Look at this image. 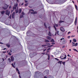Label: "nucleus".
<instances>
[{
  "instance_id": "nucleus-1",
  "label": "nucleus",
  "mask_w": 78,
  "mask_h": 78,
  "mask_svg": "<svg viewBox=\"0 0 78 78\" xmlns=\"http://www.w3.org/2000/svg\"><path fill=\"white\" fill-rule=\"evenodd\" d=\"M66 55L64 54H62V56H61L60 57V58L61 59H66Z\"/></svg>"
},
{
  "instance_id": "nucleus-2",
  "label": "nucleus",
  "mask_w": 78,
  "mask_h": 78,
  "mask_svg": "<svg viewBox=\"0 0 78 78\" xmlns=\"http://www.w3.org/2000/svg\"><path fill=\"white\" fill-rule=\"evenodd\" d=\"M64 2V0H58V4L59 5H61V4H62Z\"/></svg>"
},
{
  "instance_id": "nucleus-3",
  "label": "nucleus",
  "mask_w": 78,
  "mask_h": 78,
  "mask_svg": "<svg viewBox=\"0 0 78 78\" xmlns=\"http://www.w3.org/2000/svg\"><path fill=\"white\" fill-rule=\"evenodd\" d=\"M9 6V5H8L6 4H5V6L4 7H2V8H3V9L5 10V9H8Z\"/></svg>"
},
{
  "instance_id": "nucleus-4",
  "label": "nucleus",
  "mask_w": 78,
  "mask_h": 78,
  "mask_svg": "<svg viewBox=\"0 0 78 78\" xmlns=\"http://www.w3.org/2000/svg\"><path fill=\"white\" fill-rule=\"evenodd\" d=\"M72 45L73 47H76L78 45V43H75L73 42H72Z\"/></svg>"
},
{
  "instance_id": "nucleus-5",
  "label": "nucleus",
  "mask_w": 78,
  "mask_h": 78,
  "mask_svg": "<svg viewBox=\"0 0 78 78\" xmlns=\"http://www.w3.org/2000/svg\"><path fill=\"white\" fill-rule=\"evenodd\" d=\"M18 6V4L16 2V4H15L14 6L13 7V9H16V8H17V6Z\"/></svg>"
},
{
  "instance_id": "nucleus-6",
  "label": "nucleus",
  "mask_w": 78,
  "mask_h": 78,
  "mask_svg": "<svg viewBox=\"0 0 78 78\" xmlns=\"http://www.w3.org/2000/svg\"><path fill=\"white\" fill-rule=\"evenodd\" d=\"M61 41H62V40H63V42H62V44H66V40H65L64 39V38H62L60 40Z\"/></svg>"
},
{
  "instance_id": "nucleus-7",
  "label": "nucleus",
  "mask_w": 78,
  "mask_h": 78,
  "mask_svg": "<svg viewBox=\"0 0 78 78\" xmlns=\"http://www.w3.org/2000/svg\"><path fill=\"white\" fill-rule=\"evenodd\" d=\"M5 14L6 15H8V16H9V12H9V10H7L5 11Z\"/></svg>"
},
{
  "instance_id": "nucleus-8",
  "label": "nucleus",
  "mask_w": 78,
  "mask_h": 78,
  "mask_svg": "<svg viewBox=\"0 0 78 78\" xmlns=\"http://www.w3.org/2000/svg\"><path fill=\"white\" fill-rule=\"evenodd\" d=\"M25 15V13L23 12H22V15L20 16V18H22V17H23V15Z\"/></svg>"
},
{
  "instance_id": "nucleus-9",
  "label": "nucleus",
  "mask_w": 78,
  "mask_h": 78,
  "mask_svg": "<svg viewBox=\"0 0 78 78\" xmlns=\"http://www.w3.org/2000/svg\"><path fill=\"white\" fill-rule=\"evenodd\" d=\"M60 30H61V31H65V29H64V28L62 27H61L60 28Z\"/></svg>"
},
{
  "instance_id": "nucleus-10",
  "label": "nucleus",
  "mask_w": 78,
  "mask_h": 78,
  "mask_svg": "<svg viewBox=\"0 0 78 78\" xmlns=\"http://www.w3.org/2000/svg\"><path fill=\"white\" fill-rule=\"evenodd\" d=\"M31 11H33L32 12H31V14H37V12H34V10L32 9L31 10Z\"/></svg>"
},
{
  "instance_id": "nucleus-11",
  "label": "nucleus",
  "mask_w": 78,
  "mask_h": 78,
  "mask_svg": "<svg viewBox=\"0 0 78 78\" xmlns=\"http://www.w3.org/2000/svg\"><path fill=\"white\" fill-rule=\"evenodd\" d=\"M77 23V17H76L75 20V25H76V23Z\"/></svg>"
},
{
  "instance_id": "nucleus-12",
  "label": "nucleus",
  "mask_w": 78,
  "mask_h": 78,
  "mask_svg": "<svg viewBox=\"0 0 78 78\" xmlns=\"http://www.w3.org/2000/svg\"><path fill=\"white\" fill-rule=\"evenodd\" d=\"M44 72H45V73H47V75H48V73H49V70H46L44 71Z\"/></svg>"
},
{
  "instance_id": "nucleus-13",
  "label": "nucleus",
  "mask_w": 78,
  "mask_h": 78,
  "mask_svg": "<svg viewBox=\"0 0 78 78\" xmlns=\"http://www.w3.org/2000/svg\"><path fill=\"white\" fill-rule=\"evenodd\" d=\"M15 12H14L12 14V18H14V16H15Z\"/></svg>"
},
{
  "instance_id": "nucleus-14",
  "label": "nucleus",
  "mask_w": 78,
  "mask_h": 78,
  "mask_svg": "<svg viewBox=\"0 0 78 78\" xmlns=\"http://www.w3.org/2000/svg\"><path fill=\"white\" fill-rule=\"evenodd\" d=\"M51 39V37H50L48 36L47 37V39H48V40H50Z\"/></svg>"
},
{
  "instance_id": "nucleus-15",
  "label": "nucleus",
  "mask_w": 78,
  "mask_h": 78,
  "mask_svg": "<svg viewBox=\"0 0 78 78\" xmlns=\"http://www.w3.org/2000/svg\"><path fill=\"white\" fill-rule=\"evenodd\" d=\"M15 12L16 13H17L19 12L18 7L17 9L15 10Z\"/></svg>"
},
{
  "instance_id": "nucleus-16",
  "label": "nucleus",
  "mask_w": 78,
  "mask_h": 78,
  "mask_svg": "<svg viewBox=\"0 0 78 78\" xmlns=\"http://www.w3.org/2000/svg\"><path fill=\"white\" fill-rule=\"evenodd\" d=\"M16 71H18V73L19 75H20V73L19 72V69H18V68H16Z\"/></svg>"
},
{
  "instance_id": "nucleus-17",
  "label": "nucleus",
  "mask_w": 78,
  "mask_h": 78,
  "mask_svg": "<svg viewBox=\"0 0 78 78\" xmlns=\"http://www.w3.org/2000/svg\"><path fill=\"white\" fill-rule=\"evenodd\" d=\"M21 12H22V9L20 8L19 9V13H21Z\"/></svg>"
},
{
  "instance_id": "nucleus-18",
  "label": "nucleus",
  "mask_w": 78,
  "mask_h": 78,
  "mask_svg": "<svg viewBox=\"0 0 78 78\" xmlns=\"http://www.w3.org/2000/svg\"><path fill=\"white\" fill-rule=\"evenodd\" d=\"M48 35V36H51V33H50V31H49Z\"/></svg>"
},
{
  "instance_id": "nucleus-19",
  "label": "nucleus",
  "mask_w": 78,
  "mask_h": 78,
  "mask_svg": "<svg viewBox=\"0 0 78 78\" xmlns=\"http://www.w3.org/2000/svg\"><path fill=\"white\" fill-rule=\"evenodd\" d=\"M63 22H64V21H62L61 20H60L59 21V23H62Z\"/></svg>"
},
{
  "instance_id": "nucleus-20",
  "label": "nucleus",
  "mask_w": 78,
  "mask_h": 78,
  "mask_svg": "<svg viewBox=\"0 0 78 78\" xmlns=\"http://www.w3.org/2000/svg\"><path fill=\"white\" fill-rule=\"evenodd\" d=\"M1 12L2 14H4V13L5 12V11H2Z\"/></svg>"
},
{
  "instance_id": "nucleus-21",
  "label": "nucleus",
  "mask_w": 78,
  "mask_h": 78,
  "mask_svg": "<svg viewBox=\"0 0 78 78\" xmlns=\"http://www.w3.org/2000/svg\"><path fill=\"white\" fill-rule=\"evenodd\" d=\"M62 61H59L58 62V64H61V63H62Z\"/></svg>"
},
{
  "instance_id": "nucleus-22",
  "label": "nucleus",
  "mask_w": 78,
  "mask_h": 78,
  "mask_svg": "<svg viewBox=\"0 0 78 78\" xmlns=\"http://www.w3.org/2000/svg\"><path fill=\"white\" fill-rule=\"evenodd\" d=\"M45 42H50V41H48V40H45Z\"/></svg>"
},
{
  "instance_id": "nucleus-23",
  "label": "nucleus",
  "mask_w": 78,
  "mask_h": 78,
  "mask_svg": "<svg viewBox=\"0 0 78 78\" xmlns=\"http://www.w3.org/2000/svg\"><path fill=\"white\" fill-rule=\"evenodd\" d=\"M50 42H55V41L53 39H52L50 41Z\"/></svg>"
},
{
  "instance_id": "nucleus-24",
  "label": "nucleus",
  "mask_w": 78,
  "mask_h": 78,
  "mask_svg": "<svg viewBox=\"0 0 78 78\" xmlns=\"http://www.w3.org/2000/svg\"><path fill=\"white\" fill-rule=\"evenodd\" d=\"M11 58L12 61H14V57H11Z\"/></svg>"
},
{
  "instance_id": "nucleus-25",
  "label": "nucleus",
  "mask_w": 78,
  "mask_h": 78,
  "mask_svg": "<svg viewBox=\"0 0 78 78\" xmlns=\"http://www.w3.org/2000/svg\"><path fill=\"white\" fill-rule=\"evenodd\" d=\"M73 41L74 42H76V40L75 39H73Z\"/></svg>"
},
{
  "instance_id": "nucleus-26",
  "label": "nucleus",
  "mask_w": 78,
  "mask_h": 78,
  "mask_svg": "<svg viewBox=\"0 0 78 78\" xmlns=\"http://www.w3.org/2000/svg\"><path fill=\"white\" fill-rule=\"evenodd\" d=\"M48 60L50 59V55L49 54L48 55Z\"/></svg>"
},
{
  "instance_id": "nucleus-27",
  "label": "nucleus",
  "mask_w": 78,
  "mask_h": 78,
  "mask_svg": "<svg viewBox=\"0 0 78 78\" xmlns=\"http://www.w3.org/2000/svg\"><path fill=\"white\" fill-rule=\"evenodd\" d=\"M12 66L13 67H14V68H15V66H14V64L13 63L12 64Z\"/></svg>"
},
{
  "instance_id": "nucleus-28",
  "label": "nucleus",
  "mask_w": 78,
  "mask_h": 78,
  "mask_svg": "<svg viewBox=\"0 0 78 78\" xmlns=\"http://www.w3.org/2000/svg\"><path fill=\"white\" fill-rule=\"evenodd\" d=\"M75 7L76 9H77H77H78V8L77 7V6L76 5H75Z\"/></svg>"
},
{
  "instance_id": "nucleus-29",
  "label": "nucleus",
  "mask_w": 78,
  "mask_h": 78,
  "mask_svg": "<svg viewBox=\"0 0 78 78\" xmlns=\"http://www.w3.org/2000/svg\"><path fill=\"white\" fill-rule=\"evenodd\" d=\"M54 27L55 29V31H56V27H55V26L54 25Z\"/></svg>"
},
{
  "instance_id": "nucleus-30",
  "label": "nucleus",
  "mask_w": 78,
  "mask_h": 78,
  "mask_svg": "<svg viewBox=\"0 0 78 78\" xmlns=\"http://www.w3.org/2000/svg\"><path fill=\"white\" fill-rule=\"evenodd\" d=\"M73 50H74V51H76L78 52V51H77V50H76V49H73Z\"/></svg>"
},
{
  "instance_id": "nucleus-31",
  "label": "nucleus",
  "mask_w": 78,
  "mask_h": 78,
  "mask_svg": "<svg viewBox=\"0 0 78 78\" xmlns=\"http://www.w3.org/2000/svg\"><path fill=\"white\" fill-rule=\"evenodd\" d=\"M44 26L45 28H47V26L46 25V24H45V23H44Z\"/></svg>"
},
{
  "instance_id": "nucleus-32",
  "label": "nucleus",
  "mask_w": 78,
  "mask_h": 78,
  "mask_svg": "<svg viewBox=\"0 0 78 78\" xmlns=\"http://www.w3.org/2000/svg\"><path fill=\"white\" fill-rule=\"evenodd\" d=\"M65 63H66L65 62H62V64H63L64 66H65Z\"/></svg>"
},
{
  "instance_id": "nucleus-33",
  "label": "nucleus",
  "mask_w": 78,
  "mask_h": 78,
  "mask_svg": "<svg viewBox=\"0 0 78 78\" xmlns=\"http://www.w3.org/2000/svg\"><path fill=\"white\" fill-rule=\"evenodd\" d=\"M55 59L56 60H57V61H59V59L56 58H55Z\"/></svg>"
},
{
  "instance_id": "nucleus-34",
  "label": "nucleus",
  "mask_w": 78,
  "mask_h": 78,
  "mask_svg": "<svg viewBox=\"0 0 78 78\" xmlns=\"http://www.w3.org/2000/svg\"><path fill=\"white\" fill-rule=\"evenodd\" d=\"M55 25L56 27H58V24H55Z\"/></svg>"
},
{
  "instance_id": "nucleus-35",
  "label": "nucleus",
  "mask_w": 78,
  "mask_h": 78,
  "mask_svg": "<svg viewBox=\"0 0 78 78\" xmlns=\"http://www.w3.org/2000/svg\"><path fill=\"white\" fill-rule=\"evenodd\" d=\"M51 44H52V45H54V44H55V43L54 42H52L51 43Z\"/></svg>"
},
{
  "instance_id": "nucleus-36",
  "label": "nucleus",
  "mask_w": 78,
  "mask_h": 78,
  "mask_svg": "<svg viewBox=\"0 0 78 78\" xmlns=\"http://www.w3.org/2000/svg\"><path fill=\"white\" fill-rule=\"evenodd\" d=\"M25 6H27L28 5V4H25Z\"/></svg>"
},
{
  "instance_id": "nucleus-37",
  "label": "nucleus",
  "mask_w": 78,
  "mask_h": 78,
  "mask_svg": "<svg viewBox=\"0 0 78 78\" xmlns=\"http://www.w3.org/2000/svg\"><path fill=\"white\" fill-rule=\"evenodd\" d=\"M70 33H71V32L69 31V32H68V34H70Z\"/></svg>"
},
{
  "instance_id": "nucleus-38",
  "label": "nucleus",
  "mask_w": 78,
  "mask_h": 78,
  "mask_svg": "<svg viewBox=\"0 0 78 78\" xmlns=\"http://www.w3.org/2000/svg\"><path fill=\"white\" fill-rule=\"evenodd\" d=\"M8 61H9V62H10V58H9Z\"/></svg>"
},
{
  "instance_id": "nucleus-39",
  "label": "nucleus",
  "mask_w": 78,
  "mask_h": 78,
  "mask_svg": "<svg viewBox=\"0 0 78 78\" xmlns=\"http://www.w3.org/2000/svg\"><path fill=\"white\" fill-rule=\"evenodd\" d=\"M48 28L49 30H50V27H48Z\"/></svg>"
},
{
  "instance_id": "nucleus-40",
  "label": "nucleus",
  "mask_w": 78,
  "mask_h": 78,
  "mask_svg": "<svg viewBox=\"0 0 78 78\" xmlns=\"http://www.w3.org/2000/svg\"><path fill=\"white\" fill-rule=\"evenodd\" d=\"M42 47H45L46 45H42Z\"/></svg>"
},
{
  "instance_id": "nucleus-41",
  "label": "nucleus",
  "mask_w": 78,
  "mask_h": 78,
  "mask_svg": "<svg viewBox=\"0 0 78 78\" xmlns=\"http://www.w3.org/2000/svg\"><path fill=\"white\" fill-rule=\"evenodd\" d=\"M52 46H53V45H51L49 46V47H52Z\"/></svg>"
},
{
  "instance_id": "nucleus-42",
  "label": "nucleus",
  "mask_w": 78,
  "mask_h": 78,
  "mask_svg": "<svg viewBox=\"0 0 78 78\" xmlns=\"http://www.w3.org/2000/svg\"><path fill=\"white\" fill-rule=\"evenodd\" d=\"M67 56H69V57L70 56V57H71V56L70 55H67Z\"/></svg>"
},
{
  "instance_id": "nucleus-43",
  "label": "nucleus",
  "mask_w": 78,
  "mask_h": 78,
  "mask_svg": "<svg viewBox=\"0 0 78 78\" xmlns=\"http://www.w3.org/2000/svg\"><path fill=\"white\" fill-rule=\"evenodd\" d=\"M64 1V2H66L67 0H63Z\"/></svg>"
},
{
  "instance_id": "nucleus-44",
  "label": "nucleus",
  "mask_w": 78,
  "mask_h": 78,
  "mask_svg": "<svg viewBox=\"0 0 78 78\" xmlns=\"http://www.w3.org/2000/svg\"><path fill=\"white\" fill-rule=\"evenodd\" d=\"M39 72H35V73H36V74L37 73H38Z\"/></svg>"
},
{
  "instance_id": "nucleus-45",
  "label": "nucleus",
  "mask_w": 78,
  "mask_h": 78,
  "mask_svg": "<svg viewBox=\"0 0 78 78\" xmlns=\"http://www.w3.org/2000/svg\"><path fill=\"white\" fill-rule=\"evenodd\" d=\"M6 48H4L3 49V50H6Z\"/></svg>"
},
{
  "instance_id": "nucleus-46",
  "label": "nucleus",
  "mask_w": 78,
  "mask_h": 78,
  "mask_svg": "<svg viewBox=\"0 0 78 78\" xmlns=\"http://www.w3.org/2000/svg\"><path fill=\"white\" fill-rule=\"evenodd\" d=\"M58 33H59V31H58L57 32V34H58Z\"/></svg>"
},
{
  "instance_id": "nucleus-47",
  "label": "nucleus",
  "mask_w": 78,
  "mask_h": 78,
  "mask_svg": "<svg viewBox=\"0 0 78 78\" xmlns=\"http://www.w3.org/2000/svg\"><path fill=\"white\" fill-rule=\"evenodd\" d=\"M27 1H26V0H25V3H27Z\"/></svg>"
},
{
  "instance_id": "nucleus-48",
  "label": "nucleus",
  "mask_w": 78,
  "mask_h": 78,
  "mask_svg": "<svg viewBox=\"0 0 78 78\" xmlns=\"http://www.w3.org/2000/svg\"><path fill=\"white\" fill-rule=\"evenodd\" d=\"M71 42H72V41L71 40H70V43H71Z\"/></svg>"
},
{
  "instance_id": "nucleus-49",
  "label": "nucleus",
  "mask_w": 78,
  "mask_h": 78,
  "mask_svg": "<svg viewBox=\"0 0 78 78\" xmlns=\"http://www.w3.org/2000/svg\"><path fill=\"white\" fill-rule=\"evenodd\" d=\"M19 77L20 78H21V76H20V75H19Z\"/></svg>"
},
{
  "instance_id": "nucleus-50",
  "label": "nucleus",
  "mask_w": 78,
  "mask_h": 78,
  "mask_svg": "<svg viewBox=\"0 0 78 78\" xmlns=\"http://www.w3.org/2000/svg\"><path fill=\"white\" fill-rule=\"evenodd\" d=\"M8 54L9 55H10V52H9Z\"/></svg>"
},
{
  "instance_id": "nucleus-51",
  "label": "nucleus",
  "mask_w": 78,
  "mask_h": 78,
  "mask_svg": "<svg viewBox=\"0 0 78 78\" xmlns=\"http://www.w3.org/2000/svg\"><path fill=\"white\" fill-rule=\"evenodd\" d=\"M23 3H22V4L21 5H23Z\"/></svg>"
},
{
  "instance_id": "nucleus-52",
  "label": "nucleus",
  "mask_w": 78,
  "mask_h": 78,
  "mask_svg": "<svg viewBox=\"0 0 78 78\" xmlns=\"http://www.w3.org/2000/svg\"><path fill=\"white\" fill-rule=\"evenodd\" d=\"M44 78H47V77H46V76H45L44 77Z\"/></svg>"
},
{
  "instance_id": "nucleus-53",
  "label": "nucleus",
  "mask_w": 78,
  "mask_h": 78,
  "mask_svg": "<svg viewBox=\"0 0 78 78\" xmlns=\"http://www.w3.org/2000/svg\"><path fill=\"white\" fill-rule=\"evenodd\" d=\"M56 32H55V36H56Z\"/></svg>"
},
{
  "instance_id": "nucleus-54",
  "label": "nucleus",
  "mask_w": 78,
  "mask_h": 78,
  "mask_svg": "<svg viewBox=\"0 0 78 78\" xmlns=\"http://www.w3.org/2000/svg\"><path fill=\"white\" fill-rule=\"evenodd\" d=\"M3 53H6V51H3Z\"/></svg>"
},
{
  "instance_id": "nucleus-55",
  "label": "nucleus",
  "mask_w": 78,
  "mask_h": 78,
  "mask_svg": "<svg viewBox=\"0 0 78 78\" xmlns=\"http://www.w3.org/2000/svg\"><path fill=\"white\" fill-rule=\"evenodd\" d=\"M7 45V46H8V47H9V46H10V45Z\"/></svg>"
},
{
  "instance_id": "nucleus-56",
  "label": "nucleus",
  "mask_w": 78,
  "mask_h": 78,
  "mask_svg": "<svg viewBox=\"0 0 78 78\" xmlns=\"http://www.w3.org/2000/svg\"><path fill=\"white\" fill-rule=\"evenodd\" d=\"M3 61H4V58H2Z\"/></svg>"
},
{
  "instance_id": "nucleus-57",
  "label": "nucleus",
  "mask_w": 78,
  "mask_h": 78,
  "mask_svg": "<svg viewBox=\"0 0 78 78\" xmlns=\"http://www.w3.org/2000/svg\"><path fill=\"white\" fill-rule=\"evenodd\" d=\"M16 0L17 1V2H19V0Z\"/></svg>"
},
{
  "instance_id": "nucleus-58",
  "label": "nucleus",
  "mask_w": 78,
  "mask_h": 78,
  "mask_svg": "<svg viewBox=\"0 0 78 78\" xmlns=\"http://www.w3.org/2000/svg\"><path fill=\"white\" fill-rule=\"evenodd\" d=\"M69 51H71V49H69Z\"/></svg>"
},
{
  "instance_id": "nucleus-59",
  "label": "nucleus",
  "mask_w": 78,
  "mask_h": 78,
  "mask_svg": "<svg viewBox=\"0 0 78 78\" xmlns=\"http://www.w3.org/2000/svg\"><path fill=\"white\" fill-rule=\"evenodd\" d=\"M74 36H72V37H74Z\"/></svg>"
},
{
  "instance_id": "nucleus-60",
  "label": "nucleus",
  "mask_w": 78,
  "mask_h": 78,
  "mask_svg": "<svg viewBox=\"0 0 78 78\" xmlns=\"http://www.w3.org/2000/svg\"><path fill=\"white\" fill-rule=\"evenodd\" d=\"M73 3H74V1H73Z\"/></svg>"
},
{
  "instance_id": "nucleus-61",
  "label": "nucleus",
  "mask_w": 78,
  "mask_h": 78,
  "mask_svg": "<svg viewBox=\"0 0 78 78\" xmlns=\"http://www.w3.org/2000/svg\"><path fill=\"white\" fill-rule=\"evenodd\" d=\"M64 47H65V46H63V47H62V48H64Z\"/></svg>"
},
{
  "instance_id": "nucleus-62",
  "label": "nucleus",
  "mask_w": 78,
  "mask_h": 78,
  "mask_svg": "<svg viewBox=\"0 0 78 78\" xmlns=\"http://www.w3.org/2000/svg\"><path fill=\"white\" fill-rule=\"evenodd\" d=\"M48 44V45H50V43H49Z\"/></svg>"
},
{
  "instance_id": "nucleus-63",
  "label": "nucleus",
  "mask_w": 78,
  "mask_h": 78,
  "mask_svg": "<svg viewBox=\"0 0 78 78\" xmlns=\"http://www.w3.org/2000/svg\"><path fill=\"white\" fill-rule=\"evenodd\" d=\"M50 48H48V50H50Z\"/></svg>"
},
{
  "instance_id": "nucleus-64",
  "label": "nucleus",
  "mask_w": 78,
  "mask_h": 78,
  "mask_svg": "<svg viewBox=\"0 0 78 78\" xmlns=\"http://www.w3.org/2000/svg\"><path fill=\"white\" fill-rule=\"evenodd\" d=\"M77 29H78V26H77Z\"/></svg>"
}]
</instances>
